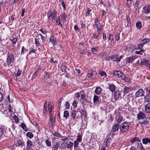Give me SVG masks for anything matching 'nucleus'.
Here are the masks:
<instances>
[{
  "label": "nucleus",
  "instance_id": "1",
  "mask_svg": "<svg viewBox=\"0 0 150 150\" xmlns=\"http://www.w3.org/2000/svg\"><path fill=\"white\" fill-rule=\"evenodd\" d=\"M128 122H123L120 126L119 129L121 132H125L128 130L129 128Z\"/></svg>",
  "mask_w": 150,
  "mask_h": 150
},
{
  "label": "nucleus",
  "instance_id": "2",
  "mask_svg": "<svg viewBox=\"0 0 150 150\" xmlns=\"http://www.w3.org/2000/svg\"><path fill=\"white\" fill-rule=\"evenodd\" d=\"M144 91L143 89L140 88L135 93V96L136 98L142 97L144 96Z\"/></svg>",
  "mask_w": 150,
  "mask_h": 150
},
{
  "label": "nucleus",
  "instance_id": "3",
  "mask_svg": "<svg viewBox=\"0 0 150 150\" xmlns=\"http://www.w3.org/2000/svg\"><path fill=\"white\" fill-rule=\"evenodd\" d=\"M57 12L54 10L52 11L49 12L48 13V17H51L52 19H55L57 16Z\"/></svg>",
  "mask_w": 150,
  "mask_h": 150
},
{
  "label": "nucleus",
  "instance_id": "4",
  "mask_svg": "<svg viewBox=\"0 0 150 150\" xmlns=\"http://www.w3.org/2000/svg\"><path fill=\"white\" fill-rule=\"evenodd\" d=\"M137 117L139 120H144L146 118V115L143 112L140 111L138 113Z\"/></svg>",
  "mask_w": 150,
  "mask_h": 150
},
{
  "label": "nucleus",
  "instance_id": "5",
  "mask_svg": "<svg viewBox=\"0 0 150 150\" xmlns=\"http://www.w3.org/2000/svg\"><path fill=\"white\" fill-rule=\"evenodd\" d=\"M113 75L115 77H120L122 76V72L120 71H114L113 73Z\"/></svg>",
  "mask_w": 150,
  "mask_h": 150
},
{
  "label": "nucleus",
  "instance_id": "6",
  "mask_svg": "<svg viewBox=\"0 0 150 150\" xmlns=\"http://www.w3.org/2000/svg\"><path fill=\"white\" fill-rule=\"evenodd\" d=\"M149 62L148 60H146L145 58H142L141 59L140 64L142 65H146L147 67H149L150 66V64L149 63Z\"/></svg>",
  "mask_w": 150,
  "mask_h": 150
},
{
  "label": "nucleus",
  "instance_id": "7",
  "mask_svg": "<svg viewBox=\"0 0 150 150\" xmlns=\"http://www.w3.org/2000/svg\"><path fill=\"white\" fill-rule=\"evenodd\" d=\"M143 12L145 14H149L150 12V5L144 6L143 8Z\"/></svg>",
  "mask_w": 150,
  "mask_h": 150
},
{
  "label": "nucleus",
  "instance_id": "8",
  "mask_svg": "<svg viewBox=\"0 0 150 150\" xmlns=\"http://www.w3.org/2000/svg\"><path fill=\"white\" fill-rule=\"evenodd\" d=\"M13 56V55H9L7 57V64L8 65H9L11 64V62L14 61Z\"/></svg>",
  "mask_w": 150,
  "mask_h": 150
},
{
  "label": "nucleus",
  "instance_id": "9",
  "mask_svg": "<svg viewBox=\"0 0 150 150\" xmlns=\"http://www.w3.org/2000/svg\"><path fill=\"white\" fill-rule=\"evenodd\" d=\"M132 90V89L131 87H128L125 86L123 87V92L124 94L128 93Z\"/></svg>",
  "mask_w": 150,
  "mask_h": 150
},
{
  "label": "nucleus",
  "instance_id": "10",
  "mask_svg": "<svg viewBox=\"0 0 150 150\" xmlns=\"http://www.w3.org/2000/svg\"><path fill=\"white\" fill-rule=\"evenodd\" d=\"M50 40L53 45H56L57 44L56 38L53 36H51L50 38Z\"/></svg>",
  "mask_w": 150,
  "mask_h": 150
},
{
  "label": "nucleus",
  "instance_id": "11",
  "mask_svg": "<svg viewBox=\"0 0 150 150\" xmlns=\"http://www.w3.org/2000/svg\"><path fill=\"white\" fill-rule=\"evenodd\" d=\"M145 112L150 113V103H148L145 105Z\"/></svg>",
  "mask_w": 150,
  "mask_h": 150
},
{
  "label": "nucleus",
  "instance_id": "12",
  "mask_svg": "<svg viewBox=\"0 0 150 150\" xmlns=\"http://www.w3.org/2000/svg\"><path fill=\"white\" fill-rule=\"evenodd\" d=\"M119 129V124H115L112 127L111 132H117L118 130Z\"/></svg>",
  "mask_w": 150,
  "mask_h": 150
},
{
  "label": "nucleus",
  "instance_id": "13",
  "mask_svg": "<svg viewBox=\"0 0 150 150\" xmlns=\"http://www.w3.org/2000/svg\"><path fill=\"white\" fill-rule=\"evenodd\" d=\"M118 123H120L123 120V117L121 115L117 116L115 119Z\"/></svg>",
  "mask_w": 150,
  "mask_h": 150
},
{
  "label": "nucleus",
  "instance_id": "14",
  "mask_svg": "<svg viewBox=\"0 0 150 150\" xmlns=\"http://www.w3.org/2000/svg\"><path fill=\"white\" fill-rule=\"evenodd\" d=\"M121 97V93L119 91L115 92L114 98L116 100L119 99Z\"/></svg>",
  "mask_w": 150,
  "mask_h": 150
},
{
  "label": "nucleus",
  "instance_id": "15",
  "mask_svg": "<svg viewBox=\"0 0 150 150\" xmlns=\"http://www.w3.org/2000/svg\"><path fill=\"white\" fill-rule=\"evenodd\" d=\"M101 33L99 32H97V33H94L92 34L93 37L95 39H97L100 37Z\"/></svg>",
  "mask_w": 150,
  "mask_h": 150
},
{
  "label": "nucleus",
  "instance_id": "16",
  "mask_svg": "<svg viewBox=\"0 0 150 150\" xmlns=\"http://www.w3.org/2000/svg\"><path fill=\"white\" fill-rule=\"evenodd\" d=\"M102 91V88L100 87H97L95 91V93L98 95L100 94Z\"/></svg>",
  "mask_w": 150,
  "mask_h": 150
},
{
  "label": "nucleus",
  "instance_id": "17",
  "mask_svg": "<svg viewBox=\"0 0 150 150\" xmlns=\"http://www.w3.org/2000/svg\"><path fill=\"white\" fill-rule=\"evenodd\" d=\"M136 58V57L135 56H132L129 57L127 59L126 62L130 63L132 62V61L134 60Z\"/></svg>",
  "mask_w": 150,
  "mask_h": 150
},
{
  "label": "nucleus",
  "instance_id": "18",
  "mask_svg": "<svg viewBox=\"0 0 150 150\" xmlns=\"http://www.w3.org/2000/svg\"><path fill=\"white\" fill-rule=\"evenodd\" d=\"M149 123V121L147 119H145L143 120L142 122H139V124L141 125H147Z\"/></svg>",
  "mask_w": 150,
  "mask_h": 150
},
{
  "label": "nucleus",
  "instance_id": "19",
  "mask_svg": "<svg viewBox=\"0 0 150 150\" xmlns=\"http://www.w3.org/2000/svg\"><path fill=\"white\" fill-rule=\"evenodd\" d=\"M69 140H67L66 142H67V148L68 149H70L73 146L74 144L73 142L70 141L68 142Z\"/></svg>",
  "mask_w": 150,
  "mask_h": 150
},
{
  "label": "nucleus",
  "instance_id": "20",
  "mask_svg": "<svg viewBox=\"0 0 150 150\" xmlns=\"http://www.w3.org/2000/svg\"><path fill=\"white\" fill-rule=\"evenodd\" d=\"M117 55L116 54L110 57H106L105 59L106 60H112L113 59L117 58Z\"/></svg>",
  "mask_w": 150,
  "mask_h": 150
},
{
  "label": "nucleus",
  "instance_id": "21",
  "mask_svg": "<svg viewBox=\"0 0 150 150\" xmlns=\"http://www.w3.org/2000/svg\"><path fill=\"white\" fill-rule=\"evenodd\" d=\"M67 142H64L62 143L61 145V147L60 148L64 150L67 148Z\"/></svg>",
  "mask_w": 150,
  "mask_h": 150
},
{
  "label": "nucleus",
  "instance_id": "22",
  "mask_svg": "<svg viewBox=\"0 0 150 150\" xmlns=\"http://www.w3.org/2000/svg\"><path fill=\"white\" fill-rule=\"evenodd\" d=\"M76 113V111L75 110H74L71 113L70 116L71 117V119L74 120L75 118Z\"/></svg>",
  "mask_w": 150,
  "mask_h": 150
},
{
  "label": "nucleus",
  "instance_id": "23",
  "mask_svg": "<svg viewBox=\"0 0 150 150\" xmlns=\"http://www.w3.org/2000/svg\"><path fill=\"white\" fill-rule=\"evenodd\" d=\"M143 143L144 144H146L148 143H150V139L148 138H146L142 139Z\"/></svg>",
  "mask_w": 150,
  "mask_h": 150
},
{
  "label": "nucleus",
  "instance_id": "24",
  "mask_svg": "<svg viewBox=\"0 0 150 150\" xmlns=\"http://www.w3.org/2000/svg\"><path fill=\"white\" fill-rule=\"evenodd\" d=\"M69 115V113L68 111L66 110L64 111V112L63 117L67 119Z\"/></svg>",
  "mask_w": 150,
  "mask_h": 150
},
{
  "label": "nucleus",
  "instance_id": "25",
  "mask_svg": "<svg viewBox=\"0 0 150 150\" xmlns=\"http://www.w3.org/2000/svg\"><path fill=\"white\" fill-rule=\"evenodd\" d=\"M93 101L94 103H96L97 102L99 101L98 97L95 94L94 96Z\"/></svg>",
  "mask_w": 150,
  "mask_h": 150
},
{
  "label": "nucleus",
  "instance_id": "26",
  "mask_svg": "<svg viewBox=\"0 0 150 150\" xmlns=\"http://www.w3.org/2000/svg\"><path fill=\"white\" fill-rule=\"evenodd\" d=\"M144 98L146 102H150V94H147Z\"/></svg>",
  "mask_w": 150,
  "mask_h": 150
},
{
  "label": "nucleus",
  "instance_id": "27",
  "mask_svg": "<svg viewBox=\"0 0 150 150\" xmlns=\"http://www.w3.org/2000/svg\"><path fill=\"white\" fill-rule=\"evenodd\" d=\"M96 27L97 30V32H100L101 31H103V28L102 25H97V26H96Z\"/></svg>",
  "mask_w": 150,
  "mask_h": 150
},
{
  "label": "nucleus",
  "instance_id": "28",
  "mask_svg": "<svg viewBox=\"0 0 150 150\" xmlns=\"http://www.w3.org/2000/svg\"><path fill=\"white\" fill-rule=\"evenodd\" d=\"M112 140V139L110 138H109L107 140L106 142V146L107 147H109L110 143V142H111Z\"/></svg>",
  "mask_w": 150,
  "mask_h": 150
},
{
  "label": "nucleus",
  "instance_id": "29",
  "mask_svg": "<svg viewBox=\"0 0 150 150\" xmlns=\"http://www.w3.org/2000/svg\"><path fill=\"white\" fill-rule=\"evenodd\" d=\"M50 121L52 122V125H53L54 124L55 119L52 116V115H50Z\"/></svg>",
  "mask_w": 150,
  "mask_h": 150
},
{
  "label": "nucleus",
  "instance_id": "30",
  "mask_svg": "<svg viewBox=\"0 0 150 150\" xmlns=\"http://www.w3.org/2000/svg\"><path fill=\"white\" fill-rule=\"evenodd\" d=\"M27 144V147H30L33 146V142L29 140L28 141Z\"/></svg>",
  "mask_w": 150,
  "mask_h": 150
},
{
  "label": "nucleus",
  "instance_id": "31",
  "mask_svg": "<svg viewBox=\"0 0 150 150\" xmlns=\"http://www.w3.org/2000/svg\"><path fill=\"white\" fill-rule=\"evenodd\" d=\"M110 90L112 92L114 91L115 90V86L113 84H111L109 86Z\"/></svg>",
  "mask_w": 150,
  "mask_h": 150
},
{
  "label": "nucleus",
  "instance_id": "32",
  "mask_svg": "<svg viewBox=\"0 0 150 150\" xmlns=\"http://www.w3.org/2000/svg\"><path fill=\"white\" fill-rule=\"evenodd\" d=\"M150 41V40L149 38H146L144 39L141 41V43H142L144 44L149 42Z\"/></svg>",
  "mask_w": 150,
  "mask_h": 150
},
{
  "label": "nucleus",
  "instance_id": "33",
  "mask_svg": "<svg viewBox=\"0 0 150 150\" xmlns=\"http://www.w3.org/2000/svg\"><path fill=\"white\" fill-rule=\"evenodd\" d=\"M38 70H39V69H38L37 70V71L33 74V75L32 77V79H33L35 78L36 77V76H38V75L39 73Z\"/></svg>",
  "mask_w": 150,
  "mask_h": 150
},
{
  "label": "nucleus",
  "instance_id": "34",
  "mask_svg": "<svg viewBox=\"0 0 150 150\" xmlns=\"http://www.w3.org/2000/svg\"><path fill=\"white\" fill-rule=\"evenodd\" d=\"M60 18L59 17L56 21V24L57 25H60L61 27H62L63 26L62 25L60 24Z\"/></svg>",
  "mask_w": 150,
  "mask_h": 150
},
{
  "label": "nucleus",
  "instance_id": "35",
  "mask_svg": "<svg viewBox=\"0 0 150 150\" xmlns=\"http://www.w3.org/2000/svg\"><path fill=\"white\" fill-rule=\"evenodd\" d=\"M59 146V144L58 143H56L53 146L54 150H57Z\"/></svg>",
  "mask_w": 150,
  "mask_h": 150
},
{
  "label": "nucleus",
  "instance_id": "36",
  "mask_svg": "<svg viewBox=\"0 0 150 150\" xmlns=\"http://www.w3.org/2000/svg\"><path fill=\"white\" fill-rule=\"evenodd\" d=\"M21 126L24 130L26 131H27V129L24 123H21Z\"/></svg>",
  "mask_w": 150,
  "mask_h": 150
},
{
  "label": "nucleus",
  "instance_id": "37",
  "mask_svg": "<svg viewBox=\"0 0 150 150\" xmlns=\"http://www.w3.org/2000/svg\"><path fill=\"white\" fill-rule=\"evenodd\" d=\"M144 89L146 93H148V94H150V86L148 87H145Z\"/></svg>",
  "mask_w": 150,
  "mask_h": 150
},
{
  "label": "nucleus",
  "instance_id": "38",
  "mask_svg": "<svg viewBox=\"0 0 150 150\" xmlns=\"http://www.w3.org/2000/svg\"><path fill=\"white\" fill-rule=\"evenodd\" d=\"M136 27L139 29L142 26L141 23L140 21L137 22L136 23Z\"/></svg>",
  "mask_w": 150,
  "mask_h": 150
},
{
  "label": "nucleus",
  "instance_id": "39",
  "mask_svg": "<svg viewBox=\"0 0 150 150\" xmlns=\"http://www.w3.org/2000/svg\"><path fill=\"white\" fill-rule=\"evenodd\" d=\"M26 136L30 139L32 138L33 137V134L29 132L26 133Z\"/></svg>",
  "mask_w": 150,
  "mask_h": 150
},
{
  "label": "nucleus",
  "instance_id": "40",
  "mask_svg": "<svg viewBox=\"0 0 150 150\" xmlns=\"http://www.w3.org/2000/svg\"><path fill=\"white\" fill-rule=\"evenodd\" d=\"M6 132V130L4 128H0V137H1V135H3V134L5 132Z\"/></svg>",
  "mask_w": 150,
  "mask_h": 150
},
{
  "label": "nucleus",
  "instance_id": "41",
  "mask_svg": "<svg viewBox=\"0 0 150 150\" xmlns=\"http://www.w3.org/2000/svg\"><path fill=\"white\" fill-rule=\"evenodd\" d=\"M66 67L64 65L61 66V69L62 72H65L66 69Z\"/></svg>",
  "mask_w": 150,
  "mask_h": 150
},
{
  "label": "nucleus",
  "instance_id": "42",
  "mask_svg": "<svg viewBox=\"0 0 150 150\" xmlns=\"http://www.w3.org/2000/svg\"><path fill=\"white\" fill-rule=\"evenodd\" d=\"M17 143L18 146H21L23 145L24 144V142L21 139H19L17 141Z\"/></svg>",
  "mask_w": 150,
  "mask_h": 150
},
{
  "label": "nucleus",
  "instance_id": "43",
  "mask_svg": "<svg viewBox=\"0 0 150 150\" xmlns=\"http://www.w3.org/2000/svg\"><path fill=\"white\" fill-rule=\"evenodd\" d=\"M91 11V9L90 8H88L85 14V16L87 17L88 15L90 14V12Z\"/></svg>",
  "mask_w": 150,
  "mask_h": 150
},
{
  "label": "nucleus",
  "instance_id": "44",
  "mask_svg": "<svg viewBox=\"0 0 150 150\" xmlns=\"http://www.w3.org/2000/svg\"><path fill=\"white\" fill-rule=\"evenodd\" d=\"M18 39V37L17 36H16L13 39L11 40V42H12L13 44H16L17 42Z\"/></svg>",
  "mask_w": 150,
  "mask_h": 150
},
{
  "label": "nucleus",
  "instance_id": "45",
  "mask_svg": "<svg viewBox=\"0 0 150 150\" xmlns=\"http://www.w3.org/2000/svg\"><path fill=\"white\" fill-rule=\"evenodd\" d=\"M88 77L89 78H91L92 77L93 75V74L91 71H89L88 72Z\"/></svg>",
  "mask_w": 150,
  "mask_h": 150
},
{
  "label": "nucleus",
  "instance_id": "46",
  "mask_svg": "<svg viewBox=\"0 0 150 150\" xmlns=\"http://www.w3.org/2000/svg\"><path fill=\"white\" fill-rule=\"evenodd\" d=\"M45 142L48 146H51V143L48 140H45Z\"/></svg>",
  "mask_w": 150,
  "mask_h": 150
},
{
  "label": "nucleus",
  "instance_id": "47",
  "mask_svg": "<svg viewBox=\"0 0 150 150\" xmlns=\"http://www.w3.org/2000/svg\"><path fill=\"white\" fill-rule=\"evenodd\" d=\"M99 48L98 47H95L94 48H92L91 49V51L93 52H96L98 50Z\"/></svg>",
  "mask_w": 150,
  "mask_h": 150
},
{
  "label": "nucleus",
  "instance_id": "48",
  "mask_svg": "<svg viewBox=\"0 0 150 150\" xmlns=\"http://www.w3.org/2000/svg\"><path fill=\"white\" fill-rule=\"evenodd\" d=\"M39 39H40L39 38L38 39H35V43L37 46H39L40 45L39 43Z\"/></svg>",
  "mask_w": 150,
  "mask_h": 150
},
{
  "label": "nucleus",
  "instance_id": "49",
  "mask_svg": "<svg viewBox=\"0 0 150 150\" xmlns=\"http://www.w3.org/2000/svg\"><path fill=\"white\" fill-rule=\"evenodd\" d=\"M94 22L95 25H96V26H97V25H100V23L99 22V21L97 19H95L94 21Z\"/></svg>",
  "mask_w": 150,
  "mask_h": 150
},
{
  "label": "nucleus",
  "instance_id": "50",
  "mask_svg": "<svg viewBox=\"0 0 150 150\" xmlns=\"http://www.w3.org/2000/svg\"><path fill=\"white\" fill-rule=\"evenodd\" d=\"M65 106V107L66 109H69V108L70 107V104L68 101L66 102Z\"/></svg>",
  "mask_w": 150,
  "mask_h": 150
},
{
  "label": "nucleus",
  "instance_id": "51",
  "mask_svg": "<svg viewBox=\"0 0 150 150\" xmlns=\"http://www.w3.org/2000/svg\"><path fill=\"white\" fill-rule=\"evenodd\" d=\"M76 140L79 142H81L82 140L81 136L80 135H78L77 136V138Z\"/></svg>",
  "mask_w": 150,
  "mask_h": 150
},
{
  "label": "nucleus",
  "instance_id": "52",
  "mask_svg": "<svg viewBox=\"0 0 150 150\" xmlns=\"http://www.w3.org/2000/svg\"><path fill=\"white\" fill-rule=\"evenodd\" d=\"M108 39L109 40H111V41H113L114 38L113 36L112 35L111 33H109V34Z\"/></svg>",
  "mask_w": 150,
  "mask_h": 150
},
{
  "label": "nucleus",
  "instance_id": "53",
  "mask_svg": "<svg viewBox=\"0 0 150 150\" xmlns=\"http://www.w3.org/2000/svg\"><path fill=\"white\" fill-rule=\"evenodd\" d=\"M81 53L82 54H88L89 53V52H88L86 50H82L81 51Z\"/></svg>",
  "mask_w": 150,
  "mask_h": 150
},
{
  "label": "nucleus",
  "instance_id": "54",
  "mask_svg": "<svg viewBox=\"0 0 150 150\" xmlns=\"http://www.w3.org/2000/svg\"><path fill=\"white\" fill-rule=\"evenodd\" d=\"M77 103L78 102L76 100H74V101L72 104V105L74 108H75L76 107Z\"/></svg>",
  "mask_w": 150,
  "mask_h": 150
},
{
  "label": "nucleus",
  "instance_id": "55",
  "mask_svg": "<svg viewBox=\"0 0 150 150\" xmlns=\"http://www.w3.org/2000/svg\"><path fill=\"white\" fill-rule=\"evenodd\" d=\"M122 57H123V56L121 55L120 57H119L118 58H117L116 59L114 60V61H116L117 62H120V60L122 58Z\"/></svg>",
  "mask_w": 150,
  "mask_h": 150
},
{
  "label": "nucleus",
  "instance_id": "56",
  "mask_svg": "<svg viewBox=\"0 0 150 150\" xmlns=\"http://www.w3.org/2000/svg\"><path fill=\"white\" fill-rule=\"evenodd\" d=\"M21 71L20 69H18L16 74V76H19L21 74Z\"/></svg>",
  "mask_w": 150,
  "mask_h": 150
},
{
  "label": "nucleus",
  "instance_id": "57",
  "mask_svg": "<svg viewBox=\"0 0 150 150\" xmlns=\"http://www.w3.org/2000/svg\"><path fill=\"white\" fill-rule=\"evenodd\" d=\"M123 79L125 81L129 82L130 81V79L128 77H125V76L123 78Z\"/></svg>",
  "mask_w": 150,
  "mask_h": 150
},
{
  "label": "nucleus",
  "instance_id": "58",
  "mask_svg": "<svg viewBox=\"0 0 150 150\" xmlns=\"http://www.w3.org/2000/svg\"><path fill=\"white\" fill-rule=\"evenodd\" d=\"M115 38L117 41L118 40L120 39V35L117 33L115 36Z\"/></svg>",
  "mask_w": 150,
  "mask_h": 150
},
{
  "label": "nucleus",
  "instance_id": "59",
  "mask_svg": "<svg viewBox=\"0 0 150 150\" xmlns=\"http://www.w3.org/2000/svg\"><path fill=\"white\" fill-rule=\"evenodd\" d=\"M79 142L76 140L74 141V147H77L78 144V143Z\"/></svg>",
  "mask_w": 150,
  "mask_h": 150
},
{
  "label": "nucleus",
  "instance_id": "60",
  "mask_svg": "<svg viewBox=\"0 0 150 150\" xmlns=\"http://www.w3.org/2000/svg\"><path fill=\"white\" fill-rule=\"evenodd\" d=\"M62 16L63 17V19H64V21H63V22H65L66 21V18H67V16H66V15H65V13L64 12L63 14H62Z\"/></svg>",
  "mask_w": 150,
  "mask_h": 150
},
{
  "label": "nucleus",
  "instance_id": "61",
  "mask_svg": "<svg viewBox=\"0 0 150 150\" xmlns=\"http://www.w3.org/2000/svg\"><path fill=\"white\" fill-rule=\"evenodd\" d=\"M140 2L139 0H136V2L134 4V5L136 6L137 7L138 6V5L139 4Z\"/></svg>",
  "mask_w": 150,
  "mask_h": 150
},
{
  "label": "nucleus",
  "instance_id": "62",
  "mask_svg": "<svg viewBox=\"0 0 150 150\" xmlns=\"http://www.w3.org/2000/svg\"><path fill=\"white\" fill-rule=\"evenodd\" d=\"M61 4H62V5L63 6L64 10H65L66 9V6L65 4H64V1H62L61 2Z\"/></svg>",
  "mask_w": 150,
  "mask_h": 150
},
{
  "label": "nucleus",
  "instance_id": "63",
  "mask_svg": "<svg viewBox=\"0 0 150 150\" xmlns=\"http://www.w3.org/2000/svg\"><path fill=\"white\" fill-rule=\"evenodd\" d=\"M100 74L102 76H103L105 75V76H107V75L106 74V73L104 71H102L100 72Z\"/></svg>",
  "mask_w": 150,
  "mask_h": 150
},
{
  "label": "nucleus",
  "instance_id": "64",
  "mask_svg": "<svg viewBox=\"0 0 150 150\" xmlns=\"http://www.w3.org/2000/svg\"><path fill=\"white\" fill-rule=\"evenodd\" d=\"M25 8H22V13H21V16L22 17H23L24 15V13L25 12Z\"/></svg>",
  "mask_w": 150,
  "mask_h": 150
}]
</instances>
